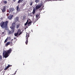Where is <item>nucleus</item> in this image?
Returning a JSON list of instances; mask_svg holds the SVG:
<instances>
[{
    "label": "nucleus",
    "mask_w": 75,
    "mask_h": 75,
    "mask_svg": "<svg viewBox=\"0 0 75 75\" xmlns=\"http://www.w3.org/2000/svg\"><path fill=\"white\" fill-rule=\"evenodd\" d=\"M16 73H15L14 74V75H16Z\"/></svg>",
    "instance_id": "72a5a7b5"
},
{
    "label": "nucleus",
    "mask_w": 75,
    "mask_h": 75,
    "mask_svg": "<svg viewBox=\"0 0 75 75\" xmlns=\"http://www.w3.org/2000/svg\"><path fill=\"white\" fill-rule=\"evenodd\" d=\"M30 5L31 6H32V4H33V2H31L30 3Z\"/></svg>",
    "instance_id": "c756f323"
},
{
    "label": "nucleus",
    "mask_w": 75,
    "mask_h": 75,
    "mask_svg": "<svg viewBox=\"0 0 75 75\" xmlns=\"http://www.w3.org/2000/svg\"><path fill=\"white\" fill-rule=\"evenodd\" d=\"M17 12H18L20 10V8L19 7H18V6L17 7Z\"/></svg>",
    "instance_id": "9b49d317"
},
{
    "label": "nucleus",
    "mask_w": 75,
    "mask_h": 75,
    "mask_svg": "<svg viewBox=\"0 0 75 75\" xmlns=\"http://www.w3.org/2000/svg\"><path fill=\"white\" fill-rule=\"evenodd\" d=\"M30 36L29 35L28 33H26V40L25 42L26 44V45H27V44L28 43V38Z\"/></svg>",
    "instance_id": "39448f33"
},
{
    "label": "nucleus",
    "mask_w": 75,
    "mask_h": 75,
    "mask_svg": "<svg viewBox=\"0 0 75 75\" xmlns=\"http://www.w3.org/2000/svg\"><path fill=\"white\" fill-rule=\"evenodd\" d=\"M11 43V42H8L7 43H6V44L5 46L6 47H7V46H8V45H10V44Z\"/></svg>",
    "instance_id": "9d476101"
},
{
    "label": "nucleus",
    "mask_w": 75,
    "mask_h": 75,
    "mask_svg": "<svg viewBox=\"0 0 75 75\" xmlns=\"http://www.w3.org/2000/svg\"><path fill=\"white\" fill-rule=\"evenodd\" d=\"M35 10L34 9L33 10V14H35Z\"/></svg>",
    "instance_id": "dca6fc26"
},
{
    "label": "nucleus",
    "mask_w": 75,
    "mask_h": 75,
    "mask_svg": "<svg viewBox=\"0 0 75 75\" xmlns=\"http://www.w3.org/2000/svg\"><path fill=\"white\" fill-rule=\"evenodd\" d=\"M7 39L8 40H10L11 39V38L10 37H8L7 38Z\"/></svg>",
    "instance_id": "a878e982"
},
{
    "label": "nucleus",
    "mask_w": 75,
    "mask_h": 75,
    "mask_svg": "<svg viewBox=\"0 0 75 75\" xmlns=\"http://www.w3.org/2000/svg\"><path fill=\"white\" fill-rule=\"evenodd\" d=\"M22 1H23V0H19L18 1V3H19L22 2Z\"/></svg>",
    "instance_id": "aec40b11"
},
{
    "label": "nucleus",
    "mask_w": 75,
    "mask_h": 75,
    "mask_svg": "<svg viewBox=\"0 0 75 75\" xmlns=\"http://www.w3.org/2000/svg\"><path fill=\"white\" fill-rule=\"evenodd\" d=\"M15 20L17 21H18V20H19V18L18 17H16L15 19Z\"/></svg>",
    "instance_id": "ddd939ff"
},
{
    "label": "nucleus",
    "mask_w": 75,
    "mask_h": 75,
    "mask_svg": "<svg viewBox=\"0 0 75 75\" xmlns=\"http://www.w3.org/2000/svg\"><path fill=\"white\" fill-rule=\"evenodd\" d=\"M64 0H60V1H64Z\"/></svg>",
    "instance_id": "f704fd0d"
},
{
    "label": "nucleus",
    "mask_w": 75,
    "mask_h": 75,
    "mask_svg": "<svg viewBox=\"0 0 75 75\" xmlns=\"http://www.w3.org/2000/svg\"><path fill=\"white\" fill-rule=\"evenodd\" d=\"M8 68H9L8 66H7L6 67V68H5L4 69H5V70H6V69H8Z\"/></svg>",
    "instance_id": "393cba45"
},
{
    "label": "nucleus",
    "mask_w": 75,
    "mask_h": 75,
    "mask_svg": "<svg viewBox=\"0 0 75 75\" xmlns=\"http://www.w3.org/2000/svg\"><path fill=\"white\" fill-rule=\"evenodd\" d=\"M14 39H16V38H14Z\"/></svg>",
    "instance_id": "c9c22d12"
},
{
    "label": "nucleus",
    "mask_w": 75,
    "mask_h": 75,
    "mask_svg": "<svg viewBox=\"0 0 75 75\" xmlns=\"http://www.w3.org/2000/svg\"><path fill=\"white\" fill-rule=\"evenodd\" d=\"M58 0V1H60V0Z\"/></svg>",
    "instance_id": "ea45409f"
},
{
    "label": "nucleus",
    "mask_w": 75,
    "mask_h": 75,
    "mask_svg": "<svg viewBox=\"0 0 75 75\" xmlns=\"http://www.w3.org/2000/svg\"><path fill=\"white\" fill-rule=\"evenodd\" d=\"M1 59H2V56L1 55H0V60H1Z\"/></svg>",
    "instance_id": "cd10ccee"
},
{
    "label": "nucleus",
    "mask_w": 75,
    "mask_h": 75,
    "mask_svg": "<svg viewBox=\"0 0 75 75\" xmlns=\"http://www.w3.org/2000/svg\"><path fill=\"white\" fill-rule=\"evenodd\" d=\"M39 1H40V0H36L35 1V2L36 3H38Z\"/></svg>",
    "instance_id": "6ab92c4d"
},
{
    "label": "nucleus",
    "mask_w": 75,
    "mask_h": 75,
    "mask_svg": "<svg viewBox=\"0 0 75 75\" xmlns=\"http://www.w3.org/2000/svg\"><path fill=\"white\" fill-rule=\"evenodd\" d=\"M33 13H30V14L29 15V16H31V17H32L33 16V15H32V14Z\"/></svg>",
    "instance_id": "bb28decb"
},
{
    "label": "nucleus",
    "mask_w": 75,
    "mask_h": 75,
    "mask_svg": "<svg viewBox=\"0 0 75 75\" xmlns=\"http://www.w3.org/2000/svg\"><path fill=\"white\" fill-rule=\"evenodd\" d=\"M31 23V22H29L28 23V26H29L30 25V24Z\"/></svg>",
    "instance_id": "b1692460"
},
{
    "label": "nucleus",
    "mask_w": 75,
    "mask_h": 75,
    "mask_svg": "<svg viewBox=\"0 0 75 75\" xmlns=\"http://www.w3.org/2000/svg\"><path fill=\"white\" fill-rule=\"evenodd\" d=\"M12 50L11 49H10L7 50H4L3 53V57H4L5 58H7L10 55V54Z\"/></svg>",
    "instance_id": "f257e3e1"
},
{
    "label": "nucleus",
    "mask_w": 75,
    "mask_h": 75,
    "mask_svg": "<svg viewBox=\"0 0 75 75\" xmlns=\"http://www.w3.org/2000/svg\"><path fill=\"white\" fill-rule=\"evenodd\" d=\"M13 9H11V12H13Z\"/></svg>",
    "instance_id": "7c9ffc66"
},
{
    "label": "nucleus",
    "mask_w": 75,
    "mask_h": 75,
    "mask_svg": "<svg viewBox=\"0 0 75 75\" xmlns=\"http://www.w3.org/2000/svg\"><path fill=\"white\" fill-rule=\"evenodd\" d=\"M52 0H46V2H47V1H52Z\"/></svg>",
    "instance_id": "412c9836"
},
{
    "label": "nucleus",
    "mask_w": 75,
    "mask_h": 75,
    "mask_svg": "<svg viewBox=\"0 0 75 75\" xmlns=\"http://www.w3.org/2000/svg\"><path fill=\"white\" fill-rule=\"evenodd\" d=\"M7 24H8V21L5 22L2 21L0 23V25L2 28H4V27L6 28V27H7Z\"/></svg>",
    "instance_id": "f03ea898"
},
{
    "label": "nucleus",
    "mask_w": 75,
    "mask_h": 75,
    "mask_svg": "<svg viewBox=\"0 0 75 75\" xmlns=\"http://www.w3.org/2000/svg\"><path fill=\"white\" fill-rule=\"evenodd\" d=\"M13 17V15H10L9 16H8V18L9 20H11L12 19Z\"/></svg>",
    "instance_id": "0eeeda50"
},
{
    "label": "nucleus",
    "mask_w": 75,
    "mask_h": 75,
    "mask_svg": "<svg viewBox=\"0 0 75 75\" xmlns=\"http://www.w3.org/2000/svg\"><path fill=\"white\" fill-rule=\"evenodd\" d=\"M16 25V23H13L12 24V26H11L10 28L12 30H14L15 29V25Z\"/></svg>",
    "instance_id": "20e7f679"
},
{
    "label": "nucleus",
    "mask_w": 75,
    "mask_h": 75,
    "mask_svg": "<svg viewBox=\"0 0 75 75\" xmlns=\"http://www.w3.org/2000/svg\"><path fill=\"white\" fill-rule=\"evenodd\" d=\"M7 41H8V39L7 38L5 40L4 42H7Z\"/></svg>",
    "instance_id": "5701e85b"
},
{
    "label": "nucleus",
    "mask_w": 75,
    "mask_h": 75,
    "mask_svg": "<svg viewBox=\"0 0 75 75\" xmlns=\"http://www.w3.org/2000/svg\"><path fill=\"white\" fill-rule=\"evenodd\" d=\"M8 34H11V31H10V30H8Z\"/></svg>",
    "instance_id": "4468645a"
},
{
    "label": "nucleus",
    "mask_w": 75,
    "mask_h": 75,
    "mask_svg": "<svg viewBox=\"0 0 75 75\" xmlns=\"http://www.w3.org/2000/svg\"><path fill=\"white\" fill-rule=\"evenodd\" d=\"M52 1H58V0H52Z\"/></svg>",
    "instance_id": "2f4dec72"
},
{
    "label": "nucleus",
    "mask_w": 75,
    "mask_h": 75,
    "mask_svg": "<svg viewBox=\"0 0 75 75\" xmlns=\"http://www.w3.org/2000/svg\"><path fill=\"white\" fill-rule=\"evenodd\" d=\"M2 12H3V13H4V11H6V7H4L3 8H2L1 9Z\"/></svg>",
    "instance_id": "1a4fd4ad"
},
{
    "label": "nucleus",
    "mask_w": 75,
    "mask_h": 75,
    "mask_svg": "<svg viewBox=\"0 0 75 75\" xmlns=\"http://www.w3.org/2000/svg\"><path fill=\"white\" fill-rule=\"evenodd\" d=\"M3 3H4V4H7V1H3Z\"/></svg>",
    "instance_id": "a211bd4d"
},
{
    "label": "nucleus",
    "mask_w": 75,
    "mask_h": 75,
    "mask_svg": "<svg viewBox=\"0 0 75 75\" xmlns=\"http://www.w3.org/2000/svg\"><path fill=\"white\" fill-rule=\"evenodd\" d=\"M11 41H13V39H12L11 40Z\"/></svg>",
    "instance_id": "e433bc0d"
},
{
    "label": "nucleus",
    "mask_w": 75,
    "mask_h": 75,
    "mask_svg": "<svg viewBox=\"0 0 75 75\" xmlns=\"http://www.w3.org/2000/svg\"><path fill=\"white\" fill-rule=\"evenodd\" d=\"M2 34L4 36V35H5L6 34V31H4V32H2Z\"/></svg>",
    "instance_id": "f8f14e48"
},
{
    "label": "nucleus",
    "mask_w": 75,
    "mask_h": 75,
    "mask_svg": "<svg viewBox=\"0 0 75 75\" xmlns=\"http://www.w3.org/2000/svg\"><path fill=\"white\" fill-rule=\"evenodd\" d=\"M15 73H16V72H17V71H15Z\"/></svg>",
    "instance_id": "4c0bfd02"
},
{
    "label": "nucleus",
    "mask_w": 75,
    "mask_h": 75,
    "mask_svg": "<svg viewBox=\"0 0 75 75\" xmlns=\"http://www.w3.org/2000/svg\"><path fill=\"white\" fill-rule=\"evenodd\" d=\"M18 34L17 33H16L14 34L15 36H17L18 35Z\"/></svg>",
    "instance_id": "4be33fe9"
},
{
    "label": "nucleus",
    "mask_w": 75,
    "mask_h": 75,
    "mask_svg": "<svg viewBox=\"0 0 75 75\" xmlns=\"http://www.w3.org/2000/svg\"><path fill=\"white\" fill-rule=\"evenodd\" d=\"M38 16H39V15H36V19L35 20V19L34 18V16L33 17V23H35V22L38 20V19L39 18H38Z\"/></svg>",
    "instance_id": "7ed1b4c3"
},
{
    "label": "nucleus",
    "mask_w": 75,
    "mask_h": 75,
    "mask_svg": "<svg viewBox=\"0 0 75 75\" xmlns=\"http://www.w3.org/2000/svg\"><path fill=\"white\" fill-rule=\"evenodd\" d=\"M42 4H40L36 6V9L38 10L42 6Z\"/></svg>",
    "instance_id": "423d86ee"
},
{
    "label": "nucleus",
    "mask_w": 75,
    "mask_h": 75,
    "mask_svg": "<svg viewBox=\"0 0 75 75\" xmlns=\"http://www.w3.org/2000/svg\"><path fill=\"white\" fill-rule=\"evenodd\" d=\"M28 20H27V22L25 24V26L27 25L28 24Z\"/></svg>",
    "instance_id": "f3484780"
},
{
    "label": "nucleus",
    "mask_w": 75,
    "mask_h": 75,
    "mask_svg": "<svg viewBox=\"0 0 75 75\" xmlns=\"http://www.w3.org/2000/svg\"><path fill=\"white\" fill-rule=\"evenodd\" d=\"M8 67L9 68V67H11V65H10V64H8Z\"/></svg>",
    "instance_id": "c85d7f7f"
},
{
    "label": "nucleus",
    "mask_w": 75,
    "mask_h": 75,
    "mask_svg": "<svg viewBox=\"0 0 75 75\" xmlns=\"http://www.w3.org/2000/svg\"><path fill=\"white\" fill-rule=\"evenodd\" d=\"M17 33L19 34V35H20L21 34V30L20 29H18V30Z\"/></svg>",
    "instance_id": "6e6552de"
},
{
    "label": "nucleus",
    "mask_w": 75,
    "mask_h": 75,
    "mask_svg": "<svg viewBox=\"0 0 75 75\" xmlns=\"http://www.w3.org/2000/svg\"><path fill=\"white\" fill-rule=\"evenodd\" d=\"M14 75V74H13L12 75Z\"/></svg>",
    "instance_id": "58836bf2"
},
{
    "label": "nucleus",
    "mask_w": 75,
    "mask_h": 75,
    "mask_svg": "<svg viewBox=\"0 0 75 75\" xmlns=\"http://www.w3.org/2000/svg\"><path fill=\"white\" fill-rule=\"evenodd\" d=\"M19 27H20V24H17L16 27V28H18Z\"/></svg>",
    "instance_id": "2eb2a0df"
},
{
    "label": "nucleus",
    "mask_w": 75,
    "mask_h": 75,
    "mask_svg": "<svg viewBox=\"0 0 75 75\" xmlns=\"http://www.w3.org/2000/svg\"><path fill=\"white\" fill-rule=\"evenodd\" d=\"M16 0H13V1H14V2H15V1H16Z\"/></svg>",
    "instance_id": "473e14b6"
}]
</instances>
